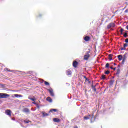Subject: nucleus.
<instances>
[{
  "mask_svg": "<svg viewBox=\"0 0 128 128\" xmlns=\"http://www.w3.org/2000/svg\"><path fill=\"white\" fill-rule=\"evenodd\" d=\"M116 68H113V70H116Z\"/></svg>",
  "mask_w": 128,
  "mask_h": 128,
  "instance_id": "43",
  "label": "nucleus"
},
{
  "mask_svg": "<svg viewBox=\"0 0 128 128\" xmlns=\"http://www.w3.org/2000/svg\"><path fill=\"white\" fill-rule=\"evenodd\" d=\"M110 74V71L107 70L105 72V74Z\"/></svg>",
  "mask_w": 128,
  "mask_h": 128,
  "instance_id": "23",
  "label": "nucleus"
},
{
  "mask_svg": "<svg viewBox=\"0 0 128 128\" xmlns=\"http://www.w3.org/2000/svg\"><path fill=\"white\" fill-rule=\"evenodd\" d=\"M66 74L67 76H70V74H72V72L70 70H66Z\"/></svg>",
  "mask_w": 128,
  "mask_h": 128,
  "instance_id": "8",
  "label": "nucleus"
},
{
  "mask_svg": "<svg viewBox=\"0 0 128 128\" xmlns=\"http://www.w3.org/2000/svg\"><path fill=\"white\" fill-rule=\"evenodd\" d=\"M53 120L55 122H60V119L58 118H54Z\"/></svg>",
  "mask_w": 128,
  "mask_h": 128,
  "instance_id": "11",
  "label": "nucleus"
},
{
  "mask_svg": "<svg viewBox=\"0 0 128 128\" xmlns=\"http://www.w3.org/2000/svg\"><path fill=\"white\" fill-rule=\"evenodd\" d=\"M89 58H90V54H86L84 56V60H88Z\"/></svg>",
  "mask_w": 128,
  "mask_h": 128,
  "instance_id": "5",
  "label": "nucleus"
},
{
  "mask_svg": "<svg viewBox=\"0 0 128 128\" xmlns=\"http://www.w3.org/2000/svg\"><path fill=\"white\" fill-rule=\"evenodd\" d=\"M126 46H128V44H124V48H126Z\"/></svg>",
  "mask_w": 128,
  "mask_h": 128,
  "instance_id": "25",
  "label": "nucleus"
},
{
  "mask_svg": "<svg viewBox=\"0 0 128 128\" xmlns=\"http://www.w3.org/2000/svg\"><path fill=\"white\" fill-rule=\"evenodd\" d=\"M108 56H109V58H112V54H110L108 55Z\"/></svg>",
  "mask_w": 128,
  "mask_h": 128,
  "instance_id": "33",
  "label": "nucleus"
},
{
  "mask_svg": "<svg viewBox=\"0 0 128 128\" xmlns=\"http://www.w3.org/2000/svg\"><path fill=\"white\" fill-rule=\"evenodd\" d=\"M46 100H48V102H52V100L51 99L50 97H48L46 98Z\"/></svg>",
  "mask_w": 128,
  "mask_h": 128,
  "instance_id": "10",
  "label": "nucleus"
},
{
  "mask_svg": "<svg viewBox=\"0 0 128 128\" xmlns=\"http://www.w3.org/2000/svg\"><path fill=\"white\" fill-rule=\"evenodd\" d=\"M50 96H54V92L52 90V88H50L48 90Z\"/></svg>",
  "mask_w": 128,
  "mask_h": 128,
  "instance_id": "4",
  "label": "nucleus"
},
{
  "mask_svg": "<svg viewBox=\"0 0 128 128\" xmlns=\"http://www.w3.org/2000/svg\"><path fill=\"white\" fill-rule=\"evenodd\" d=\"M110 68H111V70H114V68L112 67H110Z\"/></svg>",
  "mask_w": 128,
  "mask_h": 128,
  "instance_id": "40",
  "label": "nucleus"
},
{
  "mask_svg": "<svg viewBox=\"0 0 128 128\" xmlns=\"http://www.w3.org/2000/svg\"><path fill=\"white\" fill-rule=\"evenodd\" d=\"M126 30H128V26H126Z\"/></svg>",
  "mask_w": 128,
  "mask_h": 128,
  "instance_id": "41",
  "label": "nucleus"
},
{
  "mask_svg": "<svg viewBox=\"0 0 128 128\" xmlns=\"http://www.w3.org/2000/svg\"><path fill=\"white\" fill-rule=\"evenodd\" d=\"M76 66H78V62L74 61L73 62V66H74V68H76Z\"/></svg>",
  "mask_w": 128,
  "mask_h": 128,
  "instance_id": "12",
  "label": "nucleus"
},
{
  "mask_svg": "<svg viewBox=\"0 0 128 128\" xmlns=\"http://www.w3.org/2000/svg\"><path fill=\"white\" fill-rule=\"evenodd\" d=\"M114 66H116V63H114Z\"/></svg>",
  "mask_w": 128,
  "mask_h": 128,
  "instance_id": "42",
  "label": "nucleus"
},
{
  "mask_svg": "<svg viewBox=\"0 0 128 128\" xmlns=\"http://www.w3.org/2000/svg\"><path fill=\"white\" fill-rule=\"evenodd\" d=\"M120 32H121V34H122V32H124V29L121 28L120 30Z\"/></svg>",
  "mask_w": 128,
  "mask_h": 128,
  "instance_id": "28",
  "label": "nucleus"
},
{
  "mask_svg": "<svg viewBox=\"0 0 128 128\" xmlns=\"http://www.w3.org/2000/svg\"><path fill=\"white\" fill-rule=\"evenodd\" d=\"M58 112V110H56V109H51V110H50L49 112Z\"/></svg>",
  "mask_w": 128,
  "mask_h": 128,
  "instance_id": "18",
  "label": "nucleus"
},
{
  "mask_svg": "<svg viewBox=\"0 0 128 128\" xmlns=\"http://www.w3.org/2000/svg\"><path fill=\"white\" fill-rule=\"evenodd\" d=\"M23 112H26V114H28V112H30V109H28V108H24L23 110Z\"/></svg>",
  "mask_w": 128,
  "mask_h": 128,
  "instance_id": "6",
  "label": "nucleus"
},
{
  "mask_svg": "<svg viewBox=\"0 0 128 128\" xmlns=\"http://www.w3.org/2000/svg\"><path fill=\"white\" fill-rule=\"evenodd\" d=\"M106 68H110V64L107 63V64H106Z\"/></svg>",
  "mask_w": 128,
  "mask_h": 128,
  "instance_id": "21",
  "label": "nucleus"
},
{
  "mask_svg": "<svg viewBox=\"0 0 128 128\" xmlns=\"http://www.w3.org/2000/svg\"><path fill=\"white\" fill-rule=\"evenodd\" d=\"M94 120H96V118H94V116L92 115L91 116V122H94Z\"/></svg>",
  "mask_w": 128,
  "mask_h": 128,
  "instance_id": "14",
  "label": "nucleus"
},
{
  "mask_svg": "<svg viewBox=\"0 0 128 128\" xmlns=\"http://www.w3.org/2000/svg\"><path fill=\"white\" fill-rule=\"evenodd\" d=\"M124 38H126V37L128 36V34L124 33Z\"/></svg>",
  "mask_w": 128,
  "mask_h": 128,
  "instance_id": "24",
  "label": "nucleus"
},
{
  "mask_svg": "<svg viewBox=\"0 0 128 128\" xmlns=\"http://www.w3.org/2000/svg\"><path fill=\"white\" fill-rule=\"evenodd\" d=\"M92 88L94 92H96V86L92 85Z\"/></svg>",
  "mask_w": 128,
  "mask_h": 128,
  "instance_id": "19",
  "label": "nucleus"
},
{
  "mask_svg": "<svg viewBox=\"0 0 128 128\" xmlns=\"http://www.w3.org/2000/svg\"><path fill=\"white\" fill-rule=\"evenodd\" d=\"M118 60H122V55H118Z\"/></svg>",
  "mask_w": 128,
  "mask_h": 128,
  "instance_id": "13",
  "label": "nucleus"
},
{
  "mask_svg": "<svg viewBox=\"0 0 128 128\" xmlns=\"http://www.w3.org/2000/svg\"><path fill=\"white\" fill-rule=\"evenodd\" d=\"M114 26H116V24H114V23L111 22L107 26V28L108 30L110 28H114Z\"/></svg>",
  "mask_w": 128,
  "mask_h": 128,
  "instance_id": "2",
  "label": "nucleus"
},
{
  "mask_svg": "<svg viewBox=\"0 0 128 128\" xmlns=\"http://www.w3.org/2000/svg\"><path fill=\"white\" fill-rule=\"evenodd\" d=\"M8 70V72H12L10 70H8L7 68H5V70Z\"/></svg>",
  "mask_w": 128,
  "mask_h": 128,
  "instance_id": "36",
  "label": "nucleus"
},
{
  "mask_svg": "<svg viewBox=\"0 0 128 128\" xmlns=\"http://www.w3.org/2000/svg\"><path fill=\"white\" fill-rule=\"evenodd\" d=\"M28 99L30 100H32V102H36V98H28Z\"/></svg>",
  "mask_w": 128,
  "mask_h": 128,
  "instance_id": "20",
  "label": "nucleus"
},
{
  "mask_svg": "<svg viewBox=\"0 0 128 128\" xmlns=\"http://www.w3.org/2000/svg\"><path fill=\"white\" fill-rule=\"evenodd\" d=\"M42 116H43L44 117V116H50V114H47V113H46V112H42Z\"/></svg>",
  "mask_w": 128,
  "mask_h": 128,
  "instance_id": "7",
  "label": "nucleus"
},
{
  "mask_svg": "<svg viewBox=\"0 0 128 128\" xmlns=\"http://www.w3.org/2000/svg\"><path fill=\"white\" fill-rule=\"evenodd\" d=\"M32 104H38L36 103V102H32Z\"/></svg>",
  "mask_w": 128,
  "mask_h": 128,
  "instance_id": "37",
  "label": "nucleus"
},
{
  "mask_svg": "<svg viewBox=\"0 0 128 128\" xmlns=\"http://www.w3.org/2000/svg\"><path fill=\"white\" fill-rule=\"evenodd\" d=\"M84 40L86 42H88L90 40V36H86L84 38Z\"/></svg>",
  "mask_w": 128,
  "mask_h": 128,
  "instance_id": "9",
  "label": "nucleus"
},
{
  "mask_svg": "<svg viewBox=\"0 0 128 128\" xmlns=\"http://www.w3.org/2000/svg\"><path fill=\"white\" fill-rule=\"evenodd\" d=\"M44 82V84H46V86H50V83H48V82H46V81L42 80V82Z\"/></svg>",
  "mask_w": 128,
  "mask_h": 128,
  "instance_id": "16",
  "label": "nucleus"
},
{
  "mask_svg": "<svg viewBox=\"0 0 128 128\" xmlns=\"http://www.w3.org/2000/svg\"><path fill=\"white\" fill-rule=\"evenodd\" d=\"M90 52V50H88V51L87 52H86V54H89Z\"/></svg>",
  "mask_w": 128,
  "mask_h": 128,
  "instance_id": "29",
  "label": "nucleus"
},
{
  "mask_svg": "<svg viewBox=\"0 0 128 128\" xmlns=\"http://www.w3.org/2000/svg\"><path fill=\"white\" fill-rule=\"evenodd\" d=\"M125 42H128V38L126 39Z\"/></svg>",
  "mask_w": 128,
  "mask_h": 128,
  "instance_id": "32",
  "label": "nucleus"
},
{
  "mask_svg": "<svg viewBox=\"0 0 128 128\" xmlns=\"http://www.w3.org/2000/svg\"><path fill=\"white\" fill-rule=\"evenodd\" d=\"M122 60H126V54H124V56H122Z\"/></svg>",
  "mask_w": 128,
  "mask_h": 128,
  "instance_id": "15",
  "label": "nucleus"
},
{
  "mask_svg": "<svg viewBox=\"0 0 128 128\" xmlns=\"http://www.w3.org/2000/svg\"><path fill=\"white\" fill-rule=\"evenodd\" d=\"M12 120H15L16 118H12Z\"/></svg>",
  "mask_w": 128,
  "mask_h": 128,
  "instance_id": "39",
  "label": "nucleus"
},
{
  "mask_svg": "<svg viewBox=\"0 0 128 128\" xmlns=\"http://www.w3.org/2000/svg\"><path fill=\"white\" fill-rule=\"evenodd\" d=\"M124 62H126V60H122V64H124Z\"/></svg>",
  "mask_w": 128,
  "mask_h": 128,
  "instance_id": "34",
  "label": "nucleus"
},
{
  "mask_svg": "<svg viewBox=\"0 0 128 128\" xmlns=\"http://www.w3.org/2000/svg\"><path fill=\"white\" fill-rule=\"evenodd\" d=\"M36 106H37L38 108H40V106H38V104H36Z\"/></svg>",
  "mask_w": 128,
  "mask_h": 128,
  "instance_id": "31",
  "label": "nucleus"
},
{
  "mask_svg": "<svg viewBox=\"0 0 128 128\" xmlns=\"http://www.w3.org/2000/svg\"><path fill=\"white\" fill-rule=\"evenodd\" d=\"M6 114L8 116H12V111L10 110H6Z\"/></svg>",
  "mask_w": 128,
  "mask_h": 128,
  "instance_id": "3",
  "label": "nucleus"
},
{
  "mask_svg": "<svg viewBox=\"0 0 128 128\" xmlns=\"http://www.w3.org/2000/svg\"><path fill=\"white\" fill-rule=\"evenodd\" d=\"M24 122H25V124H28L30 122V120L28 121L24 120Z\"/></svg>",
  "mask_w": 128,
  "mask_h": 128,
  "instance_id": "30",
  "label": "nucleus"
},
{
  "mask_svg": "<svg viewBox=\"0 0 128 128\" xmlns=\"http://www.w3.org/2000/svg\"><path fill=\"white\" fill-rule=\"evenodd\" d=\"M120 50H126V48H120Z\"/></svg>",
  "mask_w": 128,
  "mask_h": 128,
  "instance_id": "27",
  "label": "nucleus"
},
{
  "mask_svg": "<svg viewBox=\"0 0 128 128\" xmlns=\"http://www.w3.org/2000/svg\"><path fill=\"white\" fill-rule=\"evenodd\" d=\"M14 96H16V98H22V96L20 95V94H14Z\"/></svg>",
  "mask_w": 128,
  "mask_h": 128,
  "instance_id": "17",
  "label": "nucleus"
},
{
  "mask_svg": "<svg viewBox=\"0 0 128 128\" xmlns=\"http://www.w3.org/2000/svg\"><path fill=\"white\" fill-rule=\"evenodd\" d=\"M10 96V94H4V93H0V98H8Z\"/></svg>",
  "mask_w": 128,
  "mask_h": 128,
  "instance_id": "1",
  "label": "nucleus"
},
{
  "mask_svg": "<svg viewBox=\"0 0 128 128\" xmlns=\"http://www.w3.org/2000/svg\"><path fill=\"white\" fill-rule=\"evenodd\" d=\"M125 12H128V9H126V10H125Z\"/></svg>",
  "mask_w": 128,
  "mask_h": 128,
  "instance_id": "38",
  "label": "nucleus"
},
{
  "mask_svg": "<svg viewBox=\"0 0 128 128\" xmlns=\"http://www.w3.org/2000/svg\"><path fill=\"white\" fill-rule=\"evenodd\" d=\"M102 80H106V76L102 75Z\"/></svg>",
  "mask_w": 128,
  "mask_h": 128,
  "instance_id": "22",
  "label": "nucleus"
},
{
  "mask_svg": "<svg viewBox=\"0 0 128 128\" xmlns=\"http://www.w3.org/2000/svg\"><path fill=\"white\" fill-rule=\"evenodd\" d=\"M112 57L109 58V60H112Z\"/></svg>",
  "mask_w": 128,
  "mask_h": 128,
  "instance_id": "35",
  "label": "nucleus"
},
{
  "mask_svg": "<svg viewBox=\"0 0 128 128\" xmlns=\"http://www.w3.org/2000/svg\"><path fill=\"white\" fill-rule=\"evenodd\" d=\"M88 118H88V116H84V120H88Z\"/></svg>",
  "mask_w": 128,
  "mask_h": 128,
  "instance_id": "26",
  "label": "nucleus"
}]
</instances>
